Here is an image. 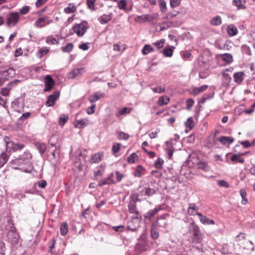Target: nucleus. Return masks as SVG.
I'll return each mask as SVG.
<instances>
[{
  "mask_svg": "<svg viewBox=\"0 0 255 255\" xmlns=\"http://www.w3.org/2000/svg\"><path fill=\"white\" fill-rule=\"evenodd\" d=\"M1 230L7 231V237L8 241L12 245L18 243L19 236L17 233L14 224L10 219L7 218L4 224L1 226Z\"/></svg>",
  "mask_w": 255,
  "mask_h": 255,
  "instance_id": "f257e3e1",
  "label": "nucleus"
},
{
  "mask_svg": "<svg viewBox=\"0 0 255 255\" xmlns=\"http://www.w3.org/2000/svg\"><path fill=\"white\" fill-rule=\"evenodd\" d=\"M156 193L155 190L149 187L139 186L137 188V192L136 193V200H139V198L145 199L146 197H150L153 196Z\"/></svg>",
  "mask_w": 255,
  "mask_h": 255,
  "instance_id": "f03ea898",
  "label": "nucleus"
},
{
  "mask_svg": "<svg viewBox=\"0 0 255 255\" xmlns=\"http://www.w3.org/2000/svg\"><path fill=\"white\" fill-rule=\"evenodd\" d=\"M169 215L164 214L157 218L156 221L153 223L156 226L162 227L165 230H168L170 227V223L168 220Z\"/></svg>",
  "mask_w": 255,
  "mask_h": 255,
  "instance_id": "7ed1b4c3",
  "label": "nucleus"
},
{
  "mask_svg": "<svg viewBox=\"0 0 255 255\" xmlns=\"http://www.w3.org/2000/svg\"><path fill=\"white\" fill-rule=\"evenodd\" d=\"M87 30L86 26L82 23L76 24L73 26L71 29L72 31H70L69 35L75 33L79 37L83 36Z\"/></svg>",
  "mask_w": 255,
  "mask_h": 255,
  "instance_id": "20e7f679",
  "label": "nucleus"
},
{
  "mask_svg": "<svg viewBox=\"0 0 255 255\" xmlns=\"http://www.w3.org/2000/svg\"><path fill=\"white\" fill-rule=\"evenodd\" d=\"M53 22V19L50 18L48 16L44 15L38 18L35 21L34 25L37 28H41L52 23Z\"/></svg>",
  "mask_w": 255,
  "mask_h": 255,
  "instance_id": "39448f33",
  "label": "nucleus"
},
{
  "mask_svg": "<svg viewBox=\"0 0 255 255\" xmlns=\"http://www.w3.org/2000/svg\"><path fill=\"white\" fill-rule=\"evenodd\" d=\"M19 19V13L17 12H11L6 19V23L9 27L14 26Z\"/></svg>",
  "mask_w": 255,
  "mask_h": 255,
  "instance_id": "423d86ee",
  "label": "nucleus"
},
{
  "mask_svg": "<svg viewBox=\"0 0 255 255\" xmlns=\"http://www.w3.org/2000/svg\"><path fill=\"white\" fill-rule=\"evenodd\" d=\"M60 96V92L59 91H55L53 94L49 95L47 97V101L45 105L47 107L53 106L56 100L59 98Z\"/></svg>",
  "mask_w": 255,
  "mask_h": 255,
  "instance_id": "0eeeda50",
  "label": "nucleus"
},
{
  "mask_svg": "<svg viewBox=\"0 0 255 255\" xmlns=\"http://www.w3.org/2000/svg\"><path fill=\"white\" fill-rule=\"evenodd\" d=\"M163 205H158L153 209L149 210L144 215V217L146 219L151 220V219L160 211L164 209Z\"/></svg>",
  "mask_w": 255,
  "mask_h": 255,
  "instance_id": "6e6552de",
  "label": "nucleus"
},
{
  "mask_svg": "<svg viewBox=\"0 0 255 255\" xmlns=\"http://www.w3.org/2000/svg\"><path fill=\"white\" fill-rule=\"evenodd\" d=\"M44 84L45 88L44 89V91L47 92L53 88L55 84V82L50 75H47L45 78Z\"/></svg>",
  "mask_w": 255,
  "mask_h": 255,
  "instance_id": "1a4fd4ad",
  "label": "nucleus"
},
{
  "mask_svg": "<svg viewBox=\"0 0 255 255\" xmlns=\"http://www.w3.org/2000/svg\"><path fill=\"white\" fill-rule=\"evenodd\" d=\"M128 211L131 214H135L136 216L134 218L135 219H139L141 216L139 215V212L137 210L136 203L135 202H130L128 205Z\"/></svg>",
  "mask_w": 255,
  "mask_h": 255,
  "instance_id": "9d476101",
  "label": "nucleus"
},
{
  "mask_svg": "<svg viewBox=\"0 0 255 255\" xmlns=\"http://www.w3.org/2000/svg\"><path fill=\"white\" fill-rule=\"evenodd\" d=\"M147 242L144 238H141L138 240L136 245V249L139 252L145 251L147 248Z\"/></svg>",
  "mask_w": 255,
  "mask_h": 255,
  "instance_id": "9b49d317",
  "label": "nucleus"
},
{
  "mask_svg": "<svg viewBox=\"0 0 255 255\" xmlns=\"http://www.w3.org/2000/svg\"><path fill=\"white\" fill-rule=\"evenodd\" d=\"M3 141L5 144L6 152H7L8 153H10L11 151L12 150L13 151V146L15 142L11 140L10 138L7 136L4 137Z\"/></svg>",
  "mask_w": 255,
  "mask_h": 255,
  "instance_id": "f8f14e48",
  "label": "nucleus"
},
{
  "mask_svg": "<svg viewBox=\"0 0 255 255\" xmlns=\"http://www.w3.org/2000/svg\"><path fill=\"white\" fill-rule=\"evenodd\" d=\"M73 124L75 128H82L89 124V120L87 119L76 120L74 122Z\"/></svg>",
  "mask_w": 255,
  "mask_h": 255,
  "instance_id": "ddd939ff",
  "label": "nucleus"
},
{
  "mask_svg": "<svg viewBox=\"0 0 255 255\" xmlns=\"http://www.w3.org/2000/svg\"><path fill=\"white\" fill-rule=\"evenodd\" d=\"M196 214L199 217L200 221L203 224L214 225L215 223L214 220L210 219L206 216H203L200 213H196Z\"/></svg>",
  "mask_w": 255,
  "mask_h": 255,
  "instance_id": "4468645a",
  "label": "nucleus"
},
{
  "mask_svg": "<svg viewBox=\"0 0 255 255\" xmlns=\"http://www.w3.org/2000/svg\"><path fill=\"white\" fill-rule=\"evenodd\" d=\"M139 227V222L138 221H135L134 220H132L128 222L127 229L128 231H131V232L136 231Z\"/></svg>",
  "mask_w": 255,
  "mask_h": 255,
  "instance_id": "2eb2a0df",
  "label": "nucleus"
},
{
  "mask_svg": "<svg viewBox=\"0 0 255 255\" xmlns=\"http://www.w3.org/2000/svg\"><path fill=\"white\" fill-rule=\"evenodd\" d=\"M197 169L202 170L207 172L210 170V167L207 162L205 161H200L196 163Z\"/></svg>",
  "mask_w": 255,
  "mask_h": 255,
  "instance_id": "dca6fc26",
  "label": "nucleus"
},
{
  "mask_svg": "<svg viewBox=\"0 0 255 255\" xmlns=\"http://www.w3.org/2000/svg\"><path fill=\"white\" fill-rule=\"evenodd\" d=\"M113 174L111 173V175L107 178L102 179L100 182L98 183V186H102L105 185H110L114 184L115 181L113 179Z\"/></svg>",
  "mask_w": 255,
  "mask_h": 255,
  "instance_id": "f3484780",
  "label": "nucleus"
},
{
  "mask_svg": "<svg viewBox=\"0 0 255 255\" xmlns=\"http://www.w3.org/2000/svg\"><path fill=\"white\" fill-rule=\"evenodd\" d=\"M104 94L100 92H97L89 97V101L93 103L99 100L100 99L103 98Z\"/></svg>",
  "mask_w": 255,
  "mask_h": 255,
  "instance_id": "a211bd4d",
  "label": "nucleus"
},
{
  "mask_svg": "<svg viewBox=\"0 0 255 255\" xmlns=\"http://www.w3.org/2000/svg\"><path fill=\"white\" fill-rule=\"evenodd\" d=\"M10 153L2 152L0 154V168L2 167L7 161Z\"/></svg>",
  "mask_w": 255,
  "mask_h": 255,
  "instance_id": "6ab92c4d",
  "label": "nucleus"
},
{
  "mask_svg": "<svg viewBox=\"0 0 255 255\" xmlns=\"http://www.w3.org/2000/svg\"><path fill=\"white\" fill-rule=\"evenodd\" d=\"M246 1L245 0H233V5L236 6L238 9H245L246 7L245 5Z\"/></svg>",
  "mask_w": 255,
  "mask_h": 255,
  "instance_id": "aec40b11",
  "label": "nucleus"
},
{
  "mask_svg": "<svg viewBox=\"0 0 255 255\" xmlns=\"http://www.w3.org/2000/svg\"><path fill=\"white\" fill-rule=\"evenodd\" d=\"M244 73L243 72H236L234 74V81L237 84H240L242 82L244 78L243 76Z\"/></svg>",
  "mask_w": 255,
  "mask_h": 255,
  "instance_id": "412c9836",
  "label": "nucleus"
},
{
  "mask_svg": "<svg viewBox=\"0 0 255 255\" xmlns=\"http://www.w3.org/2000/svg\"><path fill=\"white\" fill-rule=\"evenodd\" d=\"M174 49V47L173 46L165 47L161 52L162 53L164 56L167 57H170L173 55Z\"/></svg>",
  "mask_w": 255,
  "mask_h": 255,
  "instance_id": "4be33fe9",
  "label": "nucleus"
},
{
  "mask_svg": "<svg viewBox=\"0 0 255 255\" xmlns=\"http://www.w3.org/2000/svg\"><path fill=\"white\" fill-rule=\"evenodd\" d=\"M192 242L194 244H200L203 240L202 235L201 233L193 234L192 235Z\"/></svg>",
  "mask_w": 255,
  "mask_h": 255,
  "instance_id": "5701e85b",
  "label": "nucleus"
},
{
  "mask_svg": "<svg viewBox=\"0 0 255 255\" xmlns=\"http://www.w3.org/2000/svg\"><path fill=\"white\" fill-rule=\"evenodd\" d=\"M151 237L154 239H157L159 237V233L154 224H152L150 228Z\"/></svg>",
  "mask_w": 255,
  "mask_h": 255,
  "instance_id": "b1692460",
  "label": "nucleus"
},
{
  "mask_svg": "<svg viewBox=\"0 0 255 255\" xmlns=\"http://www.w3.org/2000/svg\"><path fill=\"white\" fill-rule=\"evenodd\" d=\"M210 23L213 26H219L222 23V18L219 15H216L210 19Z\"/></svg>",
  "mask_w": 255,
  "mask_h": 255,
  "instance_id": "393cba45",
  "label": "nucleus"
},
{
  "mask_svg": "<svg viewBox=\"0 0 255 255\" xmlns=\"http://www.w3.org/2000/svg\"><path fill=\"white\" fill-rule=\"evenodd\" d=\"M227 32L230 36H233L237 35L238 29L237 27L233 24L229 25L227 29Z\"/></svg>",
  "mask_w": 255,
  "mask_h": 255,
  "instance_id": "a878e982",
  "label": "nucleus"
},
{
  "mask_svg": "<svg viewBox=\"0 0 255 255\" xmlns=\"http://www.w3.org/2000/svg\"><path fill=\"white\" fill-rule=\"evenodd\" d=\"M27 159H24L21 157H19L18 158H16L14 160H12L10 162L11 164L16 165L17 166H20L22 164H25L27 163Z\"/></svg>",
  "mask_w": 255,
  "mask_h": 255,
  "instance_id": "bb28decb",
  "label": "nucleus"
},
{
  "mask_svg": "<svg viewBox=\"0 0 255 255\" xmlns=\"http://www.w3.org/2000/svg\"><path fill=\"white\" fill-rule=\"evenodd\" d=\"M221 56L222 60L228 64L232 63L233 60V56L230 53H224L221 54Z\"/></svg>",
  "mask_w": 255,
  "mask_h": 255,
  "instance_id": "cd10ccee",
  "label": "nucleus"
},
{
  "mask_svg": "<svg viewBox=\"0 0 255 255\" xmlns=\"http://www.w3.org/2000/svg\"><path fill=\"white\" fill-rule=\"evenodd\" d=\"M218 140L223 144H225L227 143H232L234 141V139L232 137L222 136L219 138Z\"/></svg>",
  "mask_w": 255,
  "mask_h": 255,
  "instance_id": "c85d7f7f",
  "label": "nucleus"
},
{
  "mask_svg": "<svg viewBox=\"0 0 255 255\" xmlns=\"http://www.w3.org/2000/svg\"><path fill=\"white\" fill-rule=\"evenodd\" d=\"M171 140H170L166 142L167 146L166 150H167L168 157L169 159L172 157L174 152V149H172L173 147L171 145Z\"/></svg>",
  "mask_w": 255,
  "mask_h": 255,
  "instance_id": "c756f323",
  "label": "nucleus"
},
{
  "mask_svg": "<svg viewBox=\"0 0 255 255\" xmlns=\"http://www.w3.org/2000/svg\"><path fill=\"white\" fill-rule=\"evenodd\" d=\"M111 18V15L103 14L99 17L98 20L101 24H104L110 21Z\"/></svg>",
  "mask_w": 255,
  "mask_h": 255,
  "instance_id": "7c9ffc66",
  "label": "nucleus"
},
{
  "mask_svg": "<svg viewBox=\"0 0 255 255\" xmlns=\"http://www.w3.org/2000/svg\"><path fill=\"white\" fill-rule=\"evenodd\" d=\"M242 154H234L231 158V160L235 162H240L243 163L245 161V159L243 158H241L240 156Z\"/></svg>",
  "mask_w": 255,
  "mask_h": 255,
  "instance_id": "2f4dec72",
  "label": "nucleus"
},
{
  "mask_svg": "<svg viewBox=\"0 0 255 255\" xmlns=\"http://www.w3.org/2000/svg\"><path fill=\"white\" fill-rule=\"evenodd\" d=\"M208 88V86L204 85L199 87H196L193 89V93L195 95H197L200 93L205 91Z\"/></svg>",
  "mask_w": 255,
  "mask_h": 255,
  "instance_id": "473e14b6",
  "label": "nucleus"
},
{
  "mask_svg": "<svg viewBox=\"0 0 255 255\" xmlns=\"http://www.w3.org/2000/svg\"><path fill=\"white\" fill-rule=\"evenodd\" d=\"M82 70H83V68H77L73 70L69 74V78H75L76 76L81 74V71Z\"/></svg>",
  "mask_w": 255,
  "mask_h": 255,
  "instance_id": "72a5a7b5",
  "label": "nucleus"
},
{
  "mask_svg": "<svg viewBox=\"0 0 255 255\" xmlns=\"http://www.w3.org/2000/svg\"><path fill=\"white\" fill-rule=\"evenodd\" d=\"M170 101L169 98L167 96H161L158 100V104L160 106H163L167 105Z\"/></svg>",
  "mask_w": 255,
  "mask_h": 255,
  "instance_id": "f704fd0d",
  "label": "nucleus"
},
{
  "mask_svg": "<svg viewBox=\"0 0 255 255\" xmlns=\"http://www.w3.org/2000/svg\"><path fill=\"white\" fill-rule=\"evenodd\" d=\"M190 227H191V232L192 233V235L193 234H199L201 233L199 227L195 223L193 222L190 224Z\"/></svg>",
  "mask_w": 255,
  "mask_h": 255,
  "instance_id": "c9c22d12",
  "label": "nucleus"
},
{
  "mask_svg": "<svg viewBox=\"0 0 255 255\" xmlns=\"http://www.w3.org/2000/svg\"><path fill=\"white\" fill-rule=\"evenodd\" d=\"M102 155L100 153H97L93 155L90 159V162L92 163H98L101 160Z\"/></svg>",
  "mask_w": 255,
  "mask_h": 255,
  "instance_id": "e433bc0d",
  "label": "nucleus"
},
{
  "mask_svg": "<svg viewBox=\"0 0 255 255\" xmlns=\"http://www.w3.org/2000/svg\"><path fill=\"white\" fill-rule=\"evenodd\" d=\"M154 49L149 44H146L145 45L142 49V53L143 55H147L149 52L153 51Z\"/></svg>",
  "mask_w": 255,
  "mask_h": 255,
  "instance_id": "4c0bfd02",
  "label": "nucleus"
},
{
  "mask_svg": "<svg viewBox=\"0 0 255 255\" xmlns=\"http://www.w3.org/2000/svg\"><path fill=\"white\" fill-rule=\"evenodd\" d=\"M49 49L47 47H42V48L40 49L37 53V57L39 58H41L44 55H46Z\"/></svg>",
  "mask_w": 255,
  "mask_h": 255,
  "instance_id": "58836bf2",
  "label": "nucleus"
},
{
  "mask_svg": "<svg viewBox=\"0 0 255 255\" xmlns=\"http://www.w3.org/2000/svg\"><path fill=\"white\" fill-rule=\"evenodd\" d=\"M144 170V168L141 165H137L134 173V175L135 177H140L142 176V172Z\"/></svg>",
  "mask_w": 255,
  "mask_h": 255,
  "instance_id": "ea45409f",
  "label": "nucleus"
},
{
  "mask_svg": "<svg viewBox=\"0 0 255 255\" xmlns=\"http://www.w3.org/2000/svg\"><path fill=\"white\" fill-rule=\"evenodd\" d=\"M240 195L242 198V203L243 204H246L248 202V199L247 198V193L245 189L242 188L240 190Z\"/></svg>",
  "mask_w": 255,
  "mask_h": 255,
  "instance_id": "a19ab883",
  "label": "nucleus"
},
{
  "mask_svg": "<svg viewBox=\"0 0 255 255\" xmlns=\"http://www.w3.org/2000/svg\"><path fill=\"white\" fill-rule=\"evenodd\" d=\"M131 109L127 108L124 107L120 110L118 113L116 114V116L117 117H119L121 115H123L126 114H128L130 112Z\"/></svg>",
  "mask_w": 255,
  "mask_h": 255,
  "instance_id": "79ce46f5",
  "label": "nucleus"
},
{
  "mask_svg": "<svg viewBox=\"0 0 255 255\" xmlns=\"http://www.w3.org/2000/svg\"><path fill=\"white\" fill-rule=\"evenodd\" d=\"M68 231L67 223L63 222L60 227V233L62 236H65Z\"/></svg>",
  "mask_w": 255,
  "mask_h": 255,
  "instance_id": "37998d69",
  "label": "nucleus"
},
{
  "mask_svg": "<svg viewBox=\"0 0 255 255\" xmlns=\"http://www.w3.org/2000/svg\"><path fill=\"white\" fill-rule=\"evenodd\" d=\"M138 160V156L136 153H132L128 157V161L129 163H134Z\"/></svg>",
  "mask_w": 255,
  "mask_h": 255,
  "instance_id": "c03bdc74",
  "label": "nucleus"
},
{
  "mask_svg": "<svg viewBox=\"0 0 255 255\" xmlns=\"http://www.w3.org/2000/svg\"><path fill=\"white\" fill-rule=\"evenodd\" d=\"M185 125L186 127H188L190 129H192L194 127L193 118L191 117L188 118L185 123Z\"/></svg>",
  "mask_w": 255,
  "mask_h": 255,
  "instance_id": "a18cd8bd",
  "label": "nucleus"
},
{
  "mask_svg": "<svg viewBox=\"0 0 255 255\" xmlns=\"http://www.w3.org/2000/svg\"><path fill=\"white\" fill-rule=\"evenodd\" d=\"M127 2L126 0H120L118 3V6L119 9L127 11L126 6Z\"/></svg>",
  "mask_w": 255,
  "mask_h": 255,
  "instance_id": "49530a36",
  "label": "nucleus"
},
{
  "mask_svg": "<svg viewBox=\"0 0 255 255\" xmlns=\"http://www.w3.org/2000/svg\"><path fill=\"white\" fill-rule=\"evenodd\" d=\"M76 10V7L75 5H72L71 6V4H69V6L65 7L64 9V11L66 13H71L75 12Z\"/></svg>",
  "mask_w": 255,
  "mask_h": 255,
  "instance_id": "de8ad7c7",
  "label": "nucleus"
},
{
  "mask_svg": "<svg viewBox=\"0 0 255 255\" xmlns=\"http://www.w3.org/2000/svg\"><path fill=\"white\" fill-rule=\"evenodd\" d=\"M37 148L38 149L39 153L43 154L46 149V146L43 143H38L37 145Z\"/></svg>",
  "mask_w": 255,
  "mask_h": 255,
  "instance_id": "09e8293b",
  "label": "nucleus"
},
{
  "mask_svg": "<svg viewBox=\"0 0 255 255\" xmlns=\"http://www.w3.org/2000/svg\"><path fill=\"white\" fill-rule=\"evenodd\" d=\"M241 50L243 53L248 55H251L252 54L250 47L246 44H244L241 46Z\"/></svg>",
  "mask_w": 255,
  "mask_h": 255,
  "instance_id": "8fccbe9b",
  "label": "nucleus"
},
{
  "mask_svg": "<svg viewBox=\"0 0 255 255\" xmlns=\"http://www.w3.org/2000/svg\"><path fill=\"white\" fill-rule=\"evenodd\" d=\"M164 163L163 160L161 158H158L154 163V165L157 169H161Z\"/></svg>",
  "mask_w": 255,
  "mask_h": 255,
  "instance_id": "3c124183",
  "label": "nucleus"
},
{
  "mask_svg": "<svg viewBox=\"0 0 255 255\" xmlns=\"http://www.w3.org/2000/svg\"><path fill=\"white\" fill-rule=\"evenodd\" d=\"M118 137L120 140H127L128 138L129 135L127 133L123 131H120L118 132Z\"/></svg>",
  "mask_w": 255,
  "mask_h": 255,
  "instance_id": "603ef678",
  "label": "nucleus"
},
{
  "mask_svg": "<svg viewBox=\"0 0 255 255\" xmlns=\"http://www.w3.org/2000/svg\"><path fill=\"white\" fill-rule=\"evenodd\" d=\"M214 93H213L211 94H205L202 97V99L200 100L199 102L201 103H204L207 100L212 99L213 97Z\"/></svg>",
  "mask_w": 255,
  "mask_h": 255,
  "instance_id": "864d4df0",
  "label": "nucleus"
},
{
  "mask_svg": "<svg viewBox=\"0 0 255 255\" xmlns=\"http://www.w3.org/2000/svg\"><path fill=\"white\" fill-rule=\"evenodd\" d=\"M68 120V116L65 115L61 116L59 118V123L61 126H63Z\"/></svg>",
  "mask_w": 255,
  "mask_h": 255,
  "instance_id": "5fc2aeb1",
  "label": "nucleus"
},
{
  "mask_svg": "<svg viewBox=\"0 0 255 255\" xmlns=\"http://www.w3.org/2000/svg\"><path fill=\"white\" fill-rule=\"evenodd\" d=\"M165 39L162 38L160 39L159 40H157L155 42L153 43L152 44L155 45L157 49H160L163 47V44L165 42Z\"/></svg>",
  "mask_w": 255,
  "mask_h": 255,
  "instance_id": "6e6d98bb",
  "label": "nucleus"
},
{
  "mask_svg": "<svg viewBox=\"0 0 255 255\" xmlns=\"http://www.w3.org/2000/svg\"><path fill=\"white\" fill-rule=\"evenodd\" d=\"M96 0H87L86 3L88 7L92 11L95 10V2Z\"/></svg>",
  "mask_w": 255,
  "mask_h": 255,
  "instance_id": "4d7b16f0",
  "label": "nucleus"
},
{
  "mask_svg": "<svg viewBox=\"0 0 255 255\" xmlns=\"http://www.w3.org/2000/svg\"><path fill=\"white\" fill-rule=\"evenodd\" d=\"M73 46V44L72 43H69L62 48V51L65 52H70L72 50Z\"/></svg>",
  "mask_w": 255,
  "mask_h": 255,
  "instance_id": "13d9d810",
  "label": "nucleus"
},
{
  "mask_svg": "<svg viewBox=\"0 0 255 255\" xmlns=\"http://www.w3.org/2000/svg\"><path fill=\"white\" fill-rule=\"evenodd\" d=\"M31 114V113L30 112L24 113L19 118L18 120L20 122H23L30 117Z\"/></svg>",
  "mask_w": 255,
  "mask_h": 255,
  "instance_id": "bf43d9fd",
  "label": "nucleus"
},
{
  "mask_svg": "<svg viewBox=\"0 0 255 255\" xmlns=\"http://www.w3.org/2000/svg\"><path fill=\"white\" fill-rule=\"evenodd\" d=\"M160 9L161 12H165L166 10V3L164 0H161L159 2Z\"/></svg>",
  "mask_w": 255,
  "mask_h": 255,
  "instance_id": "052dcab7",
  "label": "nucleus"
},
{
  "mask_svg": "<svg viewBox=\"0 0 255 255\" xmlns=\"http://www.w3.org/2000/svg\"><path fill=\"white\" fill-rule=\"evenodd\" d=\"M25 146L24 144L22 143H15L13 146V151H16L21 150Z\"/></svg>",
  "mask_w": 255,
  "mask_h": 255,
  "instance_id": "680f3d73",
  "label": "nucleus"
},
{
  "mask_svg": "<svg viewBox=\"0 0 255 255\" xmlns=\"http://www.w3.org/2000/svg\"><path fill=\"white\" fill-rule=\"evenodd\" d=\"M163 24L166 25V27L167 29L171 27H176L179 25L177 22L174 21H167L164 22Z\"/></svg>",
  "mask_w": 255,
  "mask_h": 255,
  "instance_id": "e2e57ef3",
  "label": "nucleus"
},
{
  "mask_svg": "<svg viewBox=\"0 0 255 255\" xmlns=\"http://www.w3.org/2000/svg\"><path fill=\"white\" fill-rule=\"evenodd\" d=\"M30 10V7L27 5H25L22 7L19 10V13L21 14H27Z\"/></svg>",
  "mask_w": 255,
  "mask_h": 255,
  "instance_id": "0e129e2a",
  "label": "nucleus"
},
{
  "mask_svg": "<svg viewBox=\"0 0 255 255\" xmlns=\"http://www.w3.org/2000/svg\"><path fill=\"white\" fill-rule=\"evenodd\" d=\"M181 2V0H170V4L172 8L178 6Z\"/></svg>",
  "mask_w": 255,
  "mask_h": 255,
  "instance_id": "69168bd1",
  "label": "nucleus"
},
{
  "mask_svg": "<svg viewBox=\"0 0 255 255\" xmlns=\"http://www.w3.org/2000/svg\"><path fill=\"white\" fill-rule=\"evenodd\" d=\"M121 144L119 143H115L112 146V151L114 153H117L120 149Z\"/></svg>",
  "mask_w": 255,
  "mask_h": 255,
  "instance_id": "338daca9",
  "label": "nucleus"
},
{
  "mask_svg": "<svg viewBox=\"0 0 255 255\" xmlns=\"http://www.w3.org/2000/svg\"><path fill=\"white\" fill-rule=\"evenodd\" d=\"M194 101L192 99H189L186 101V109L190 110L193 106Z\"/></svg>",
  "mask_w": 255,
  "mask_h": 255,
  "instance_id": "774afa93",
  "label": "nucleus"
}]
</instances>
